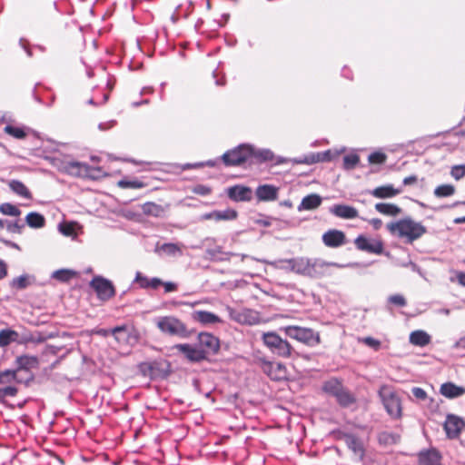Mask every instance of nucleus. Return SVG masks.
<instances>
[{"label": "nucleus", "instance_id": "obj_39", "mask_svg": "<svg viewBox=\"0 0 465 465\" xmlns=\"http://www.w3.org/2000/svg\"><path fill=\"white\" fill-rule=\"evenodd\" d=\"M260 366L262 371L272 380H280L281 375L274 371V362L270 361L264 358L260 359Z\"/></svg>", "mask_w": 465, "mask_h": 465}, {"label": "nucleus", "instance_id": "obj_62", "mask_svg": "<svg viewBox=\"0 0 465 465\" xmlns=\"http://www.w3.org/2000/svg\"><path fill=\"white\" fill-rule=\"evenodd\" d=\"M202 167H203L202 162L193 163H184V164L181 165V168L183 171L190 170V169H198V168H202Z\"/></svg>", "mask_w": 465, "mask_h": 465}, {"label": "nucleus", "instance_id": "obj_58", "mask_svg": "<svg viewBox=\"0 0 465 465\" xmlns=\"http://www.w3.org/2000/svg\"><path fill=\"white\" fill-rule=\"evenodd\" d=\"M163 283V282L160 278L153 277V278L149 279L148 289L155 290L158 287L162 286Z\"/></svg>", "mask_w": 465, "mask_h": 465}, {"label": "nucleus", "instance_id": "obj_31", "mask_svg": "<svg viewBox=\"0 0 465 465\" xmlns=\"http://www.w3.org/2000/svg\"><path fill=\"white\" fill-rule=\"evenodd\" d=\"M34 282V277L29 274H22L10 282V287L15 291H22L29 287Z\"/></svg>", "mask_w": 465, "mask_h": 465}, {"label": "nucleus", "instance_id": "obj_43", "mask_svg": "<svg viewBox=\"0 0 465 465\" xmlns=\"http://www.w3.org/2000/svg\"><path fill=\"white\" fill-rule=\"evenodd\" d=\"M259 262H262L263 263L270 264L271 266L283 270L285 272H292L291 270V259H280L273 262H268L266 260H258Z\"/></svg>", "mask_w": 465, "mask_h": 465}, {"label": "nucleus", "instance_id": "obj_38", "mask_svg": "<svg viewBox=\"0 0 465 465\" xmlns=\"http://www.w3.org/2000/svg\"><path fill=\"white\" fill-rule=\"evenodd\" d=\"M0 228H5L9 232L20 234L25 228V224L21 223L20 221L12 222L0 219Z\"/></svg>", "mask_w": 465, "mask_h": 465}, {"label": "nucleus", "instance_id": "obj_27", "mask_svg": "<svg viewBox=\"0 0 465 465\" xmlns=\"http://www.w3.org/2000/svg\"><path fill=\"white\" fill-rule=\"evenodd\" d=\"M250 163H263L273 159V153L269 149H256L252 145Z\"/></svg>", "mask_w": 465, "mask_h": 465}, {"label": "nucleus", "instance_id": "obj_23", "mask_svg": "<svg viewBox=\"0 0 465 465\" xmlns=\"http://www.w3.org/2000/svg\"><path fill=\"white\" fill-rule=\"evenodd\" d=\"M322 202V198L321 195L317 193H311L306 196H304L301 202V203L298 205V211H312L317 209Z\"/></svg>", "mask_w": 465, "mask_h": 465}, {"label": "nucleus", "instance_id": "obj_35", "mask_svg": "<svg viewBox=\"0 0 465 465\" xmlns=\"http://www.w3.org/2000/svg\"><path fill=\"white\" fill-rule=\"evenodd\" d=\"M19 334L12 329L0 331V347L4 348L17 341Z\"/></svg>", "mask_w": 465, "mask_h": 465}, {"label": "nucleus", "instance_id": "obj_22", "mask_svg": "<svg viewBox=\"0 0 465 465\" xmlns=\"http://www.w3.org/2000/svg\"><path fill=\"white\" fill-rule=\"evenodd\" d=\"M329 212L336 217L347 220L358 217L357 209L346 204H334L330 207Z\"/></svg>", "mask_w": 465, "mask_h": 465}, {"label": "nucleus", "instance_id": "obj_55", "mask_svg": "<svg viewBox=\"0 0 465 465\" xmlns=\"http://www.w3.org/2000/svg\"><path fill=\"white\" fill-rule=\"evenodd\" d=\"M134 282L138 283L141 289H148L149 279L140 272H136Z\"/></svg>", "mask_w": 465, "mask_h": 465}, {"label": "nucleus", "instance_id": "obj_13", "mask_svg": "<svg viewBox=\"0 0 465 465\" xmlns=\"http://www.w3.org/2000/svg\"><path fill=\"white\" fill-rule=\"evenodd\" d=\"M174 348L183 353L186 360L190 362L199 363L208 360L197 344L192 345L189 343H180L176 344Z\"/></svg>", "mask_w": 465, "mask_h": 465}, {"label": "nucleus", "instance_id": "obj_33", "mask_svg": "<svg viewBox=\"0 0 465 465\" xmlns=\"http://www.w3.org/2000/svg\"><path fill=\"white\" fill-rule=\"evenodd\" d=\"M375 209L380 213L388 216H397L401 213V209L398 205L388 203H378L375 204Z\"/></svg>", "mask_w": 465, "mask_h": 465}, {"label": "nucleus", "instance_id": "obj_41", "mask_svg": "<svg viewBox=\"0 0 465 465\" xmlns=\"http://www.w3.org/2000/svg\"><path fill=\"white\" fill-rule=\"evenodd\" d=\"M143 213L146 215L160 217L163 213V208L154 203H145L142 207Z\"/></svg>", "mask_w": 465, "mask_h": 465}, {"label": "nucleus", "instance_id": "obj_54", "mask_svg": "<svg viewBox=\"0 0 465 465\" xmlns=\"http://www.w3.org/2000/svg\"><path fill=\"white\" fill-rule=\"evenodd\" d=\"M450 174L455 180H460L465 176V168L463 164L454 165L450 170Z\"/></svg>", "mask_w": 465, "mask_h": 465}, {"label": "nucleus", "instance_id": "obj_11", "mask_svg": "<svg viewBox=\"0 0 465 465\" xmlns=\"http://www.w3.org/2000/svg\"><path fill=\"white\" fill-rule=\"evenodd\" d=\"M443 429L449 439H456L465 429V420L458 415L449 413L446 416Z\"/></svg>", "mask_w": 465, "mask_h": 465}, {"label": "nucleus", "instance_id": "obj_37", "mask_svg": "<svg viewBox=\"0 0 465 465\" xmlns=\"http://www.w3.org/2000/svg\"><path fill=\"white\" fill-rule=\"evenodd\" d=\"M14 381L16 383L25 384L29 386L30 383L34 381L35 375L31 371H23L19 369L14 370Z\"/></svg>", "mask_w": 465, "mask_h": 465}, {"label": "nucleus", "instance_id": "obj_53", "mask_svg": "<svg viewBox=\"0 0 465 465\" xmlns=\"http://www.w3.org/2000/svg\"><path fill=\"white\" fill-rule=\"evenodd\" d=\"M388 302L399 307H404L407 304L405 298L401 294H393L388 298Z\"/></svg>", "mask_w": 465, "mask_h": 465}, {"label": "nucleus", "instance_id": "obj_42", "mask_svg": "<svg viewBox=\"0 0 465 465\" xmlns=\"http://www.w3.org/2000/svg\"><path fill=\"white\" fill-rule=\"evenodd\" d=\"M237 212L233 209L228 208L222 211H214L215 221H232L236 219Z\"/></svg>", "mask_w": 465, "mask_h": 465}, {"label": "nucleus", "instance_id": "obj_9", "mask_svg": "<svg viewBox=\"0 0 465 465\" xmlns=\"http://www.w3.org/2000/svg\"><path fill=\"white\" fill-rule=\"evenodd\" d=\"M90 286L95 291L97 297L102 301L110 300L115 295V288L113 282L103 276H94L90 282Z\"/></svg>", "mask_w": 465, "mask_h": 465}, {"label": "nucleus", "instance_id": "obj_34", "mask_svg": "<svg viewBox=\"0 0 465 465\" xmlns=\"http://www.w3.org/2000/svg\"><path fill=\"white\" fill-rule=\"evenodd\" d=\"M9 188L17 195L25 198V199H32V193L28 190V188L20 181L18 180H12L9 182Z\"/></svg>", "mask_w": 465, "mask_h": 465}, {"label": "nucleus", "instance_id": "obj_4", "mask_svg": "<svg viewBox=\"0 0 465 465\" xmlns=\"http://www.w3.org/2000/svg\"><path fill=\"white\" fill-rule=\"evenodd\" d=\"M285 336L295 340L308 347H315L321 343L320 333L313 329L298 325H288L279 329Z\"/></svg>", "mask_w": 465, "mask_h": 465}, {"label": "nucleus", "instance_id": "obj_49", "mask_svg": "<svg viewBox=\"0 0 465 465\" xmlns=\"http://www.w3.org/2000/svg\"><path fill=\"white\" fill-rule=\"evenodd\" d=\"M359 341L366 346L373 349L375 351H378L381 347V341L371 336L361 338Z\"/></svg>", "mask_w": 465, "mask_h": 465}, {"label": "nucleus", "instance_id": "obj_25", "mask_svg": "<svg viewBox=\"0 0 465 465\" xmlns=\"http://www.w3.org/2000/svg\"><path fill=\"white\" fill-rule=\"evenodd\" d=\"M192 318L203 325L215 324L222 322L219 316L207 311H194L192 313Z\"/></svg>", "mask_w": 465, "mask_h": 465}, {"label": "nucleus", "instance_id": "obj_7", "mask_svg": "<svg viewBox=\"0 0 465 465\" xmlns=\"http://www.w3.org/2000/svg\"><path fill=\"white\" fill-rule=\"evenodd\" d=\"M252 153L251 144L242 143L233 149L226 151L220 159L225 166H239L245 163H250Z\"/></svg>", "mask_w": 465, "mask_h": 465}, {"label": "nucleus", "instance_id": "obj_21", "mask_svg": "<svg viewBox=\"0 0 465 465\" xmlns=\"http://www.w3.org/2000/svg\"><path fill=\"white\" fill-rule=\"evenodd\" d=\"M279 188L272 184H262L256 188L255 194L261 202L275 201L278 198Z\"/></svg>", "mask_w": 465, "mask_h": 465}, {"label": "nucleus", "instance_id": "obj_15", "mask_svg": "<svg viewBox=\"0 0 465 465\" xmlns=\"http://www.w3.org/2000/svg\"><path fill=\"white\" fill-rule=\"evenodd\" d=\"M206 258L211 262H229L232 257H240L241 261H244L246 258H250L247 254H238L230 252H223L221 246H215L213 248H207L205 250Z\"/></svg>", "mask_w": 465, "mask_h": 465}, {"label": "nucleus", "instance_id": "obj_19", "mask_svg": "<svg viewBox=\"0 0 465 465\" xmlns=\"http://www.w3.org/2000/svg\"><path fill=\"white\" fill-rule=\"evenodd\" d=\"M343 440L346 446L358 457L359 460H362L365 456V450L362 441L352 433H345Z\"/></svg>", "mask_w": 465, "mask_h": 465}, {"label": "nucleus", "instance_id": "obj_30", "mask_svg": "<svg viewBox=\"0 0 465 465\" xmlns=\"http://www.w3.org/2000/svg\"><path fill=\"white\" fill-rule=\"evenodd\" d=\"M156 252H163L168 256H181L183 255L182 244L165 242L162 245H157L155 249Z\"/></svg>", "mask_w": 465, "mask_h": 465}, {"label": "nucleus", "instance_id": "obj_6", "mask_svg": "<svg viewBox=\"0 0 465 465\" xmlns=\"http://www.w3.org/2000/svg\"><path fill=\"white\" fill-rule=\"evenodd\" d=\"M157 327L163 333L183 339L189 338L193 332L188 330L182 321L173 316L161 317L157 322Z\"/></svg>", "mask_w": 465, "mask_h": 465}, {"label": "nucleus", "instance_id": "obj_12", "mask_svg": "<svg viewBox=\"0 0 465 465\" xmlns=\"http://www.w3.org/2000/svg\"><path fill=\"white\" fill-rule=\"evenodd\" d=\"M61 171L75 177H89L92 168L84 163L77 161H64L60 166Z\"/></svg>", "mask_w": 465, "mask_h": 465}, {"label": "nucleus", "instance_id": "obj_56", "mask_svg": "<svg viewBox=\"0 0 465 465\" xmlns=\"http://www.w3.org/2000/svg\"><path fill=\"white\" fill-rule=\"evenodd\" d=\"M320 156L321 154L320 153H317V154H312L310 156H305L304 158H301V159H295L294 160V163H307V164H312V163H317L320 161Z\"/></svg>", "mask_w": 465, "mask_h": 465}, {"label": "nucleus", "instance_id": "obj_24", "mask_svg": "<svg viewBox=\"0 0 465 465\" xmlns=\"http://www.w3.org/2000/svg\"><path fill=\"white\" fill-rule=\"evenodd\" d=\"M402 192V189H395L392 184H386L374 188L370 193L378 199L392 198Z\"/></svg>", "mask_w": 465, "mask_h": 465}, {"label": "nucleus", "instance_id": "obj_18", "mask_svg": "<svg viewBox=\"0 0 465 465\" xmlns=\"http://www.w3.org/2000/svg\"><path fill=\"white\" fill-rule=\"evenodd\" d=\"M441 459V454L435 448L420 450L418 454L419 465H442Z\"/></svg>", "mask_w": 465, "mask_h": 465}, {"label": "nucleus", "instance_id": "obj_26", "mask_svg": "<svg viewBox=\"0 0 465 465\" xmlns=\"http://www.w3.org/2000/svg\"><path fill=\"white\" fill-rule=\"evenodd\" d=\"M409 341L418 347H425L431 341V336L423 330H416L410 333Z\"/></svg>", "mask_w": 465, "mask_h": 465}, {"label": "nucleus", "instance_id": "obj_32", "mask_svg": "<svg viewBox=\"0 0 465 465\" xmlns=\"http://www.w3.org/2000/svg\"><path fill=\"white\" fill-rule=\"evenodd\" d=\"M113 336L118 343H128L131 338V329L124 324L113 328Z\"/></svg>", "mask_w": 465, "mask_h": 465}, {"label": "nucleus", "instance_id": "obj_40", "mask_svg": "<svg viewBox=\"0 0 465 465\" xmlns=\"http://www.w3.org/2000/svg\"><path fill=\"white\" fill-rule=\"evenodd\" d=\"M76 272L69 269L56 270L52 273V278L61 282H67L74 277H75Z\"/></svg>", "mask_w": 465, "mask_h": 465}, {"label": "nucleus", "instance_id": "obj_14", "mask_svg": "<svg viewBox=\"0 0 465 465\" xmlns=\"http://www.w3.org/2000/svg\"><path fill=\"white\" fill-rule=\"evenodd\" d=\"M356 248L360 251L369 253L381 254L383 252V243L380 240H370L361 234L354 240Z\"/></svg>", "mask_w": 465, "mask_h": 465}, {"label": "nucleus", "instance_id": "obj_16", "mask_svg": "<svg viewBox=\"0 0 465 465\" xmlns=\"http://www.w3.org/2000/svg\"><path fill=\"white\" fill-rule=\"evenodd\" d=\"M322 242L329 248H339L346 243V236L342 231L331 229L322 236Z\"/></svg>", "mask_w": 465, "mask_h": 465}, {"label": "nucleus", "instance_id": "obj_29", "mask_svg": "<svg viewBox=\"0 0 465 465\" xmlns=\"http://www.w3.org/2000/svg\"><path fill=\"white\" fill-rule=\"evenodd\" d=\"M16 368L23 371H31V369L37 368L39 361L35 356L22 355L15 360Z\"/></svg>", "mask_w": 465, "mask_h": 465}, {"label": "nucleus", "instance_id": "obj_63", "mask_svg": "<svg viewBox=\"0 0 465 465\" xmlns=\"http://www.w3.org/2000/svg\"><path fill=\"white\" fill-rule=\"evenodd\" d=\"M162 285L164 287L165 292H172L176 291L177 289L176 283L172 282H163Z\"/></svg>", "mask_w": 465, "mask_h": 465}, {"label": "nucleus", "instance_id": "obj_52", "mask_svg": "<svg viewBox=\"0 0 465 465\" xmlns=\"http://www.w3.org/2000/svg\"><path fill=\"white\" fill-rule=\"evenodd\" d=\"M14 377V370H5L0 371V384L13 382Z\"/></svg>", "mask_w": 465, "mask_h": 465}, {"label": "nucleus", "instance_id": "obj_51", "mask_svg": "<svg viewBox=\"0 0 465 465\" xmlns=\"http://www.w3.org/2000/svg\"><path fill=\"white\" fill-rule=\"evenodd\" d=\"M386 158L387 157H386L385 153H380V152H374L369 155L368 160L371 163L381 164L386 161Z\"/></svg>", "mask_w": 465, "mask_h": 465}, {"label": "nucleus", "instance_id": "obj_36", "mask_svg": "<svg viewBox=\"0 0 465 465\" xmlns=\"http://www.w3.org/2000/svg\"><path fill=\"white\" fill-rule=\"evenodd\" d=\"M25 223L31 228L39 229L45 226V219L43 214L31 212L26 215Z\"/></svg>", "mask_w": 465, "mask_h": 465}, {"label": "nucleus", "instance_id": "obj_2", "mask_svg": "<svg viewBox=\"0 0 465 465\" xmlns=\"http://www.w3.org/2000/svg\"><path fill=\"white\" fill-rule=\"evenodd\" d=\"M387 229L391 234L405 238L406 243H412L427 232V228L421 223L410 217L388 223Z\"/></svg>", "mask_w": 465, "mask_h": 465}, {"label": "nucleus", "instance_id": "obj_48", "mask_svg": "<svg viewBox=\"0 0 465 465\" xmlns=\"http://www.w3.org/2000/svg\"><path fill=\"white\" fill-rule=\"evenodd\" d=\"M399 439V435L387 431H383L379 434V441L384 444H395Z\"/></svg>", "mask_w": 465, "mask_h": 465}, {"label": "nucleus", "instance_id": "obj_5", "mask_svg": "<svg viewBox=\"0 0 465 465\" xmlns=\"http://www.w3.org/2000/svg\"><path fill=\"white\" fill-rule=\"evenodd\" d=\"M322 390L334 397L341 408H349L356 403V397L336 379L325 381Z\"/></svg>", "mask_w": 465, "mask_h": 465}, {"label": "nucleus", "instance_id": "obj_50", "mask_svg": "<svg viewBox=\"0 0 465 465\" xmlns=\"http://www.w3.org/2000/svg\"><path fill=\"white\" fill-rule=\"evenodd\" d=\"M118 186L121 188H133V189H140L143 187V183L140 181H129V180H120L118 182Z\"/></svg>", "mask_w": 465, "mask_h": 465}, {"label": "nucleus", "instance_id": "obj_28", "mask_svg": "<svg viewBox=\"0 0 465 465\" xmlns=\"http://www.w3.org/2000/svg\"><path fill=\"white\" fill-rule=\"evenodd\" d=\"M230 316L232 320L243 323V324H253L254 318L252 317V312L251 310L243 309L242 311H236L229 308Z\"/></svg>", "mask_w": 465, "mask_h": 465}, {"label": "nucleus", "instance_id": "obj_44", "mask_svg": "<svg viewBox=\"0 0 465 465\" xmlns=\"http://www.w3.org/2000/svg\"><path fill=\"white\" fill-rule=\"evenodd\" d=\"M455 193V187L451 184H441L435 188L434 195L436 197H449Z\"/></svg>", "mask_w": 465, "mask_h": 465}, {"label": "nucleus", "instance_id": "obj_46", "mask_svg": "<svg viewBox=\"0 0 465 465\" xmlns=\"http://www.w3.org/2000/svg\"><path fill=\"white\" fill-rule=\"evenodd\" d=\"M360 163V157L357 153H350L343 157V168L345 170H353Z\"/></svg>", "mask_w": 465, "mask_h": 465}, {"label": "nucleus", "instance_id": "obj_47", "mask_svg": "<svg viewBox=\"0 0 465 465\" xmlns=\"http://www.w3.org/2000/svg\"><path fill=\"white\" fill-rule=\"evenodd\" d=\"M5 134L16 138V139H24L26 137V133L24 128L14 126L11 124L6 125L4 128Z\"/></svg>", "mask_w": 465, "mask_h": 465}, {"label": "nucleus", "instance_id": "obj_10", "mask_svg": "<svg viewBox=\"0 0 465 465\" xmlns=\"http://www.w3.org/2000/svg\"><path fill=\"white\" fill-rule=\"evenodd\" d=\"M197 345L205 354L206 358L215 355L220 350V340L212 333L200 332Z\"/></svg>", "mask_w": 465, "mask_h": 465}, {"label": "nucleus", "instance_id": "obj_20", "mask_svg": "<svg viewBox=\"0 0 465 465\" xmlns=\"http://www.w3.org/2000/svg\"><path fill=\"white\" fill-rule=\"evenodd\" d=\"M440 393L447 399L454 400L465 394V387L457 385L452 381H447L440 385Z\"/></svg>", "mask_w": 465, "mask_h": 465}, {"label": "nucleus", "instance_id": "obj_59", "mask_svg": "<svg viewBox=\"0 0 465 465\" xmlns=\"http://www.w3.org/2000/svg\"><path fill=\"white\" fill-rule=\"evenodd\" d=\"M2 391L4 393L5 399L7 396L14 397L17 394L18 390L14 386H7L5 388H2Z\"/></svg>", "mask_w": 465, "mask_h": 465}, {"label": "nucleus", "instance_id": "obj_3", "mask_svg": "<svg viewBox=\"0 0 465 465\" xmlns=\"http://www.w3.org/2000/svg\"><path fill=\"white\" fill-rule=\"evenodd\" d=\"M261 340L264 347L273 355L282 359H294L299 353L292 344L276 331H267L262 334Z\"/></svg>", "mask_w": 465, "mask_h": 465}, {"label": "nucleus", "instance_id": "obj_1", "mask_svg": "<svg viewBox=\"0 0 465 465\" xmlns=\"http://www.w3.org/2000/svg\"><path fill=\"white\" fill-rule=\"evenodd\" d=\"M290 262L292 272L311 279H321L330 276V268L331 266L342 267V265L336 262H329L321 259H309L305 257L292 258Z\"/></svg>", "mask_w": 465, "mask_h": 465}, {"label": "nucleus", "instance_id": "obj_8", "mask_svg": "<svg viewBox=\"0 0 465 465\" xmlns=\"http://www.w3.org/2000/svg\"><path fill=\"white\" fill-rule=\"evenodd\" d=\"M380 397L387 413L392 419H401L402 416V408L400 397L394 391L385 388L380 391Z\"/></svg>", "mask_w": 465, "mask_h": 465}, {"label": "nucleus", "instance_id": "obj_17", "mask_svg": "<svg viewBox=\"0 0 465 465\" xmlns=\"http://www.w3.org/2000/svg\"><path fill=\"white\" fill-rule=\"evenodd\" d=\"M228 197L234 202H249L252 200V189L244 185H233L227 190Z\"/></svg>", "mask_w": 465, "mask_h": 465}, {"label": "nucleus", "instance_id": "obj_45", "mask_svg": "<svg viewBox=\"0 0 465 465\" xmlns=\"http://www.w3.org/2000/svg\"><path fill=\"white\" fill-rule=\"evenodd\" d=\"M0 213H2L5 215L14 216V217H18L21 215V210L17 206L14 205L10 203H1L0 204Z\"/></svg>", "mask_w": 465, "mask_h": 465}, {"label": "nucleus", "instance_id": "obj_60", "mask_svg": "<svg viewBox=\"0 0 465 465\" xmlns=\"http://www.w3.org/2000/svg\"><path fill=\"white\" fill-rule=\"evenodd\" d=\"M64 349V346L61 345V346H56V345H52V344H48L46 346V349H45V352L46 353H49V354H52V355H56L58 354V352L60 351H62Z\"/></svg>", "mask_w": 465, "mask_h": 465}, {"label": "nucleus", "instance_id": "obj_57", "mask_svg": "<svg viewBox=\"0 0 465 465\" xmlns=\"http://www.w3.org/2000/svg\"><path fill=\"white\" fill-rule=\"evenodd\" d=\"M412 395L420 400V401H425L428 397L427 392L420 387H413L411 389Z\"/></svg>", "mask_w": 465, "mask_h": 465}, {"label": "nucleus", "instance_id": "obj_64", "mask_svg": "<svg viewBox=\"0 0 465 465\" xmlns=\"http://www.w3.org/2000/svg\"><path fill=\"white\" fill-rule=\"evenodd\" d=\"M285 371H286L285 366L282 363H281V362L274 363V371H275V373H278L281 375V379L285 374Z\"/></svg>", "mask_w": 465, "mask_h": 465}, {"label": "nucleus", "instance_id": "obj_61", "mask_svg": "<svg viewBox=\"0 0 465 465\" xmlns=\"http://www.w3.org/2000/svg\"><path fill=\"white\" fill-rule=\"evenodd\" d=\"M193 191L200 195H208L211 193V189L209 187L201 184L197 185Z\"/></svg>", "mask_w": 465, "mask_h": 465}]
</instances>
